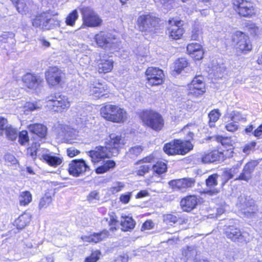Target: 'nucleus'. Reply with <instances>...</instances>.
<instances>
[{
  "label": "nucleus",
  "mask_w": 262,
  "mask_h": 262,
  "mask_svg": "<svg viewBox=\"0 0 262 262\" xmlns=\"http://www.w3.org/2000/svg\"><path fill=\"white\" fill-rule=\"evenodd\" d=\"M124 144V138L121 136L111 134L110 136V139L106 142V146L112 153V155L115 156L119 154V149L123 147Z\"/></svg>",
  "instance_id": "nucleus-12"
},
{
  "label": "nucleus",
  "mask_w": 262,
  "mask_h": 262,
  "mask_svg": "<svg viewBox=\"0 0 262 262\" xmlns=\"http://www.w3.org/2000/svg\"><path fill=\"white\" fill-rule=\"evenodd\" d=\"M115 165L116 163L114 161L107 160L103 165L96 168V172L97 173H104L110 169L114 168Z\"/></svg>",
  "instance_id": "nucleus-39"
},
{
  "label": "nucleus",
  "mask_w": 262,
  "mask_h": 262,
  "mask_svg": "<svg viewBox=\"0 0 262 262\" xmlns=\"http://www.w3.org/2000/svg\"><path fill=\"white\" fill-rule=\"evenodd\" d=\"M235 10L243 16H251L254 14L252 4L247 0H233Z\"/></svg>",
  "instance_id": "nucleus-10"
},
{
  "label": "nucleus",
  "mask_w": 262,
  "mask_h": 262,
  "mask_svg": "<svg viewBox=\"0 0 262 262\" xmlns=\"http://www.w3.org/2000/svg\"><path fill=\"white\" fill-rule=\"evenodd\" d=\"M202 35L201 27L199 25H194L192 29L191 39L193 40H200L202 38Z\"/></svg>",
  "instance_id": "nucleus-42"
},
{
  "label": "nucleus",
  "mask_w": 262,
  "mask_h": 262,
  "mask_svg": "<svg viewBox=\"0 0 262 262\" xmlns=\"http://www.w3.org/2000/svg\"><path fill=\"white\" fill-rule=\"evenodd\" d=\"M89 170V166L81 159L74 160L69 165V173L74 177H78Z\"/></svg>",
  "instance_id": "nucleus-15"
},
{
  "label": "nucleus",
  "mask_w": 262,
  "mask_h": 262,
  "mask_svg": "<svg viewBox=\"0 0 262 262\" xmlns=\"http://www.w3.org/2000/svg\"><path fill=\"white\" fill-rule=\"evenodd\" d=\"M178 218L171 214L165 215L164 216V221L167 224H174L178 222Z\"/></svg>",
  "instance_id": "nucleus-59"
},
{
  "label": "nucleus",
  "mask_w": 262,
  "mask_h": 262,
  "mask_svg": "<svg viewBox=\"0 0 262 262\" xmlns=\"http://www.w3.org/2000/svg\"><path fill=\"white\" fill-rule=\"evenodd\" d=\"M202 48L201 46L198 43H192L188 45L187 51L188 53L191 55L195 52Z\"/></svg>",
  "instance_id": "nucleus-53"
},
{
  "label": "nucleus",
  "mask_w": 262,
  "mask_h": 262,
  "mask_svg": "<svg viewBox=\"0 0 262 262\" xmlns=\"http://www.w3.org/2000/svg\"><path fill=\"white\" fill-rule=\"evenodd\" d=\"M5 132L7 138L12 141L15 140L17 137V130L11 125L8 126Z\"/></svg>",
  "instance_id": "nucleus-48"
},
{
  "label": "nucleus",
  "mask_w": 262,
  "mask_h": 262,
  "mask_svg": "<svg viewBox=\"0 0 262 262\" xmlns=\"http://www.w3.org/2000/svg\"><path fill=\"white\" fill-rule=\"evenodd\" d=\"M188 62L185 58H181L177 60L174 64V70L178 73H180L182 70L187 67Z\"/></svg>",
  "instance_id": "nucleus-45"
},
{
  "label": "nucleus",
  "mask_w": 262,
  "mask_h": 262,
  "mask_svg": "<svg viewBox=\"0 0 262 262\" xmlns=\"http://www.w3.org/2000/svg\"><path fill=\"white\" fill-rule=\"evenodd\" d=\"M101 116L108 121L114 122H124L127 119L126 111L118 106L106 104L100 110Z\"/></svg>",
  "instance_id": "nucleus-1"
},
{
  "label": "nucleus",
  "mask_w": 262,
  "mask_h": 262,
  "mask_svg": "<svg viewBox=\"0 0 262 262\" xmlns=\"http://www.w3.org/2000/svg\"><path fill=\"white\" fill-rule=\"evenodd\" d=\"M255 145L256 143L255 142H251L248 143L243 147V151L246 154H249L254 149Z\"/></svg>",
  "instance_id": "nucleus-60"
},
{
  "label": "nucleus",
  "mask_w": 262,
  "mask_h": 262,
  "mask_svg": "<svg viewBox=\"0 0 262 262\" xmlns=\"http://www.w3.org/2000/svg\"><path fill=\"white\" fill-rule=\"evenodd\" d=\"M30 215L28 213H24L20 215L15 221L14 223L17 229H21L25 228L30 223Z\"/></svg>",
  "instance_id": "nucleus-31"
},
{
  "label": "nucleus",
  "mask_w": 262,
  "mask_h": 262,
  "mask_svg": "<svg viewBox=\"0 0 262 262\" xmlns=\"http://www.w3.org/2000/svg\"><path fill=\"white\" fill-rule=\"evenodd\" d=\"M100 252L98 251L93 252L91 255L87 257L85 259V262H96L99 259Z\"/></svg>",
  "instance_id": "nucleus-57"
},
{
  "label": "nucleus",
  "mask_w": 262,
  "mask_h": 262,
  "mask_svg": "<svg viewBox=\"0 0 262 262\" xmlns=\"http://www.w3.org/2000/svg\"><path fill=\"white\" fill-rule=\"evenodd\" d=\"M88 154L91 157L92 162L94 163H98L105 158H110L113 156L106 146H97L94 149L88 151Z\"/></svg>",
  "instance_id": "nucleus-11"
},
{
  "label": "nucleus",
  "mask_w": 262,
  "mask_h": 262,
  "mask_svg": "<svg viewBox=\"0 0 262 262\" xmlns=\"http://www.w3.org/2000/svg\"><path fill=\"white\" fill-rule=\"evenodd\" d=\"M242 210L246 216L249 217H252L254 215L257 209L254 204H253L252 206L246 207L245 209Z\"/></svg>",
  "instance_id": "nucleus-54"
},
{
  "label": "nucleus",
  "mask_w": 262,
  "mask_h": 262,
  "mask_svg": "<svg viewBox=\"0 0 262 262\" xmlns=\"http://www.w3.org/2000/svg\"><path fill=\"white\" fill-rule=\"evenodd\" d=\"M21 81L26 88L35 90L41 85L43 79L38 74L27 73L22 76Z\"/></svg>",
  "instance_id": "nucleus-9"
},
{
  "label": "nucleus",
  "mask_w": 262,
  "mask_h": 262,
  "mask_svg": "<svg viewBox=\"0 0 262 262\" xmlns=\"http://www.w3.org/2000/svg\"><path fill=\"white\" fill-rule=\"evenodd\" d=\"M203 78L201 76H195L189 85V95L195 97L202 95L205 92Z\"/></svg>",
  "instance_id": "nucleus-17"
},
{
  "label": "nucleus",
  "mask_w": 262,
  "mask_h": 262,
  "mask_svg": "<svg viewBox=\"0 0 262 262\" xmlns=\"http://www.w3.org/2000/svg\"><path fill=\"white\" fill-rule=\"evenodd\" d=\"M17 11L20 13H26L29 9V6L33 3L32 0H18L13 2Z\"/></svg>",
  "instance_id": "nucleus-32"
},
{
  "label": "nucleus",
  "mask_w": 262,
  "mask_h": 262,
  "mask_svg": "<svg viewBox=\"0 0 262 262\" xmlns=\"http://www.w3.org/2000/svg\"><path fill=\"white\" fill-rule=\"evenodd\" d=\"M25 107L27 109L29 110L30 111H32L40 108L41 107V106L38 105L37 102H27L25 105Z\"/></svg>",
  "instance_id": "nucleus-62"
},
{
  "label": "nucleus",
  "mask_w": 262,
  "mask_h": 262,
  "mask_svg": "<svg viewBox=\"0 0 262 262\" xmlns=\"http://www.w3.org/2000/svg\"><path fill=\"white\" fill-rule=\"evenodd\" d=\"M78 18V12L76 10H73L71 12L66 18V24L68 26H74L76 20Z\"/></svg>",
  "instance_id": "nucleus-44"
},
{
  "label": "nucleus",
  "mask_w": 262,
  "mask_h": 262,
  "mask_svg": "<svg viewBox=\"0 0 262 262\" xmlns=\"http://www.w3.org/2000/svg\"><path fill=\"white\" fill-rule=\"evenodd\" d=\"M224 234L227 238L232 242L238 243H245L246 241V233H242L240 229L234 226L225 225L224 228Z\"/></svg>",
  "instance_id": "nucleus-8"
},
{
  "label": "nucleus",
  "mask_w": 262,
  "mask_h": 262,
  "mask_svg": "<svg viewBox=\"0 0 262 262\" xmlns=\"http://www.w3.org/2000/svg\"><path fill=\"white\" fill-rule=\"evenodd\" d=\"M45 162L50 166L56 167L62 163V158L50 154L49 156V158Z\"/></svg>",
  "instance_id": "nucleus-41"
},
{
  "label": "nucleus",
  "mask_w": 262,
  "mask_h": 262,
  "mask_svg": "<svg viewBox=\"0 0 262 262\" xmlns=\"http://www.w3.org/2000/svg\"><path fill=\"white\" fill-rule=\"evenodd\" d=\"M61 130L63 134L61 136L67 139L69 138H73L75 137V134H74V130L68 126H62L61 127Z\"/></svg>",
  "instance_id": "nucleus-49"
},
{
  "label": "nucleus",
  "mask_w": 262,
  "mask_h": 262,
  "mask_svg": "<svg viewBox=\"0 0 262 262\" xmlns=\"http://www.w3.org/2000/svg\"><path fill=\"white\" fill-rule=\"evenodd\" d=\"M141 118L144 124L156 131L160 130L164 126V120L158 113L153 111H144Z\"/></svg>",
  "instance_id": "nucleus-3"
},
{
  "label": "nucleus",
  "mask_w": 262,
  "mask_h": 262,
  "mask_svg": "<svg viewBox=\"0 0 262 262\" xmlns=\"http://www.w3.org/2000/svg\"><path fill=\"white\" fill-rule=\"evenodd\" d=\"M257 165V163L254 161L247 163L244 166L242 172L235 178V181L242 180L248 182L252 178V174Z\"/></svg>",
  "instance_id": "nucleus-20"
},
{
  "label": "nucleus",
  "mask_w": 262,
  "mask_h": 262,
  "mask_svg": "<svg viewBox=\"0 0 262 262\" xmlns=\"http://www.w3.org/2000/svg\"><path fill=\"white\" fill-rule=\"evenodd\" d=\"M230 118L231 121L234 122H237V123L238 121L245 119V118L243 115L238 112H232L230 114Z\"/></svg>",
  "instance_id": "nucleus-58"
},
{
  "label": "nucleus",
  "mask_w": 262,
  "mask_h": 262,
  "mask_svg": "<svg viewBox=\"0 0 262 262\" xmlns=\"http://www.w3.org/2000/svg\"><path fill=\"white\" fill-rule=\"evenodd\" d=\"M26 130H22L19 134L18 142L22 145H26L29 142V139Z\"/></svg>",
  "instance_id": "nucleus-52"
},
{
  "label": "nucleus",
  "mask_w": 262,
  "mask_h": 262,
  "mask_svg": "<svg viewBox=\"0 0 262 262\" xmlns=\"http://www.w3.org/2000/svg\"><path fill=\"white\" fill-rule=\"evenodd\" d=\"M46 106L54 111L62 112L70 107V103L67 96L56 95L47 98Z\"/></svg>",
  "instance_id": "nucleus-5"
},
{
  "label": "nucleus",
  "mask_w": 262,
  "mask_h": 262,
  "mask_svg": "<svg viewBox=\"0 0 262 262\" xmlns=\"http://www.w3.org/2000/svg\"><path fill=\"white\" fill-rule=\"evenodd\" d=\"M60 20L56 16L48 12H43L37 15L32 19V25L35 27H40L43 30H49L60 26Z\"/></svg>",
  "instance_id": "nucleus-2"
},
{
  "label": "nucleus",
  "mask_w": 262,
  "mask_h": 262,
  "mask_svg": "<svg viewBox=\"0 0 262 262\" xmlns=\"http://www.w3.org/2000/svg\"><path fill=\"white\" fill-rule=\"evenodd\" d=\"M239 166L237 165L233 166L229 170L224 171V176L226 180L222 183L223 185H224V184L227 183L229 180L233 178L238 173L239 171Z\"/></svg>",
  "instance_id": "nucleus-40"
},
{
  "label": "nucleus",
  "mask_w": 262,
  "mask_h": 262,
  "mask_svg": "<svg viewBox=\"0 0 262 262\" xmlns=\"http://www.w3.org/2000/svg\"><path fill=\"white\" fill-rule=\"evenodd\" d=\"M125 185L123 182L116 181L113 183L112 185L109 188L108 190L112 194H115L121 191Z\"/></svg>",
  "instance_id": "nucleus-46"
},
{
  "label": "nucleus",
  "mask_w": 262,
  "mask_h": 262,
  "mask_svg": "<svg viewBox=\"0 0 262 262\" xmlns=\"http://www.w3.org/2000/svg\"><path fill=\"white\" fill-rule=\"evenodd\" d=\"M89 94L96 98L102 97H107V94L105 93L106 90L102 84L97 81H95L93 83H90L89 85Z\"/></svg>",
  "instance_id": "nucleus-24"
},
{
  "label": "nucleus",
  "mask_w": 262,
  "mask_h": 262,
  "mask_svg": "<svg viewBox=\"0 0 262 262\" xmlns=\"http://www.w3.org/2000/svg\"><path fill=\"white\" fill-rule=\"evenodd\" d=\"M219 160V152L216 150L205 154L202 157V162L204 163H212Z\"/></svg>",
  "instance_id": "nucleus-35"
},
{
  "label": "nucleus",
  "mask_w": 262,
  "mask_h": 262,
  "mask_svg": "<svg viewBox=\"0 0 262 262\" xmlns=\"http://www.w3.org/2000/svg\"><path fill=\"white\" fill-rule=\"evenodd\" d=\"M257 165V163L254 161L247 163L244 166L242 172L235 178V181L242 180L248 182L252 178V174Z\"/></svg>",
  "instance_id": "nucleus-21"
},
{
  "label": "nucleus",
  "mask_w": 262,
  "mask_h": 262,
  "mask_svg": "<svg viewBox=\"0 0 262 262\" xmlns=\"http://www.w3.org/2000/svg\"><path fill=\"white\" fill-rule=\"evenodd\" d=\"M198 254L197 247L194 245L188 246L182 250V254L187 261L194 260Z\"/></svg>",
  "instance_id": "nucleus-30"
},
{
  "label": "nucleus",
  "mask_w": 262,
  "mask_h": 262,
  "mask_svg": "<svg viewBox=\"0 0 262 262\" xmlns=\"http://www.w3.org/2000/svg\"><path fill=\"white\" fill-rule=\"evenodd\" d=\"M104 220H105L106 222L108 221L109 226H112L110 228V230L114 231L117 230L116 226L117 225L118 221L114 212H112V213L110 214L109 219L105 218Z\"/></svg>",
  "instance_id": "nucleus-47"
},
{
  "label": "nucleus",
  "mask_w": 262,
  "mask_h": 262,
  "mask_svg": "<svg viewBox=\"0 0 262 262\" xmlns=\"http://www.w3.org/2000/svg\"><path fill=\"white\" fill-rule=\"evenodd\" d=\"M179 155H185L193 148V145L189 141L179 140Z\"/></svg>",
  "instance_id": "nucleus-36"
},
{
  "label": "nucleus",
  "mask_w": 262,
  "mask_h": 262,
  "mask_svg": "<svg viewBox=\"0 0 262 262\" xmlns=\"http://www.w3.org/2000/svg\"><path fill=\"white\" fill-rule=\"evenodd\" d=\"M153 170L158 174H161L165 172L167 170L166 164L162 162H158L152 166Z\"/></svg>",
  "instance_id": "nucleus-50"
},
{
  "label": "nucleus",
  "mask_w": 262,
  "mask_h": 262,
  "mask_svg": "<svg viewBox=\"0 0 262 262\" xmlns=\"http://www.w3.org/2000/svg\"><path fill=\"white\" fill-rule=\"evenodd\" d=\"M113 68V61L112 59H100L98 64V71L99 73H106L111 71Z\"/></svg>",
  "instance_id": "nucleus-29"
},
{
  "label": "nucleus",
  "mask_w": 262,
  "mask_h": 262,
  "mask_svg": "<svg viewBox=\"0 0 262 262\" xmlns=\"http://www.w3.org/2000/svg\"><path fill=\"white\" fill-rule=\"evenodd\" d=\"M218 177L219 176L216 173L211 174L208 177L206 180L205 182L207 187L209 189H207L204 191V193L209 196H213L219 193V189L214 188V187L218 184Z\"/></svg>",
  "instance_id": "nucleus-22"
},
{
  "label": "nucleus",
  "mask_w": 262,
  "mask_h": 262,
  "mask_svg": "<svg viewBox=\"0 0 262 262\" xmlns=\"http://www.w3.org/2000/svg\"><path fill=\"white\" fill-rule=\"evenodd\" d=\"M150 167V165L147 164L141 166L137 171V174L139 176H143L145 173L148 172Z\"/></svg>",
  "instance_id": "nucleus-63"
},
{
  "label": "nucleus",
  "mask_w": 262,
  "mask_h": 262,
  "mask_svg": "<svg viewBox=\"0 0 262 262\" xmlns=\"http://www.w3.org/2000/svg\"><path fill=\"white\" fill-rule=\"evenodd\" d=\"M63 76L62 71L57 67L50 68L46 73L47 81L51 85L59 84Z\"/></svg>",
  "instance_id": "nucleus-18"
},
{
  "label": "nucleus",
  "mask_w": 262,
  "mask_h": 262,
  "mask_svg": "<svg viewBox=\"0 0 262 262\" xmlns=\"http://www.w3.org/2000/svg\"><path fill=\"white\" fill-rule=\"evenodd\" d=\"M27 154L33 159L38 157L40 160L45 161L51 154L47 149L40 147V144L35 142L27 149Z\"/></svg>",
  "instance_id": "nucleus-14"
},
{
  "label": "nucleus",
  "mask_w": 262,
  "mask_h": 262,
  "mask_svg": "<svg viewBox=\"0 0 262 262\" xmlns=\"http://www.w3.org/2000/svg\"><path fill=\"white\" fill-rule=\"evenodd\" d=\"M198 202L195 195H189L181 200L180 205L183 211L189 212L196 207Z\"/></svg>",
  "instance_id": "nucleus-25"
},
{
  "label": "nucleus",
  "mask_w": 262,
  "mask_h": 262,
  "mask_svg": "<svg viewBox=\"0 0 262 262\" xmlns=\"http://www.w3.org/2000/svg\"><path fill=\"white\" fill-rule=\"evenodd\" d=\"M32 201V195L28 191H22L19 196V204L21 206L28 205Z\"/></svg>",
  "instance_id": "nucleus-38"
},
{
  "label": "nucleus",
  "mask_w": 262,
  "mask_h": 262,
  "mask_svg": "<svg viewBox=\"0 0 262 262\" xmlns=\"http://www.w3.org/2000/svg\"><path fill=\"white\" fill-rule=\"evenodd\" d=\"M9 125L6 118L0 116V136L3 135L4 132Z\"/></svg>",
  "instance_id": "nucleus-55"
},
{
  "label": "nucleus",
  "mask_w": 262,
  "mask_h": 262,
  "mask_svg": "<svg viewBox=\"0 0 262 262\" xmlns=\"http://www.w3.org/2000/svg\"><path fill=\"white\" fill-rule=\"evenodd\" d=\"M148 83L152 85L161 84L163 81L164 74L159 68L149 67L146 71Z\"/></svg>",
  "instance_id": "nucleus-13"
},
{
  "label": "nucleus",
  "mask_w": 262,
  "mask_h": 262,
  "mask_svg": "<svg viewBox=\"0 0 262 262\" xmlns=\"http://www.w3.org/2000/svg\"><path fill=\"white\" fill-rule=\"evenodd\" d=\"M168 24L169 26L168 27V31L169 37L176 40L181 38L184 33L181 20L171 18L168 20Z\"/></svg>",
  "instance_id": "nucleus-16"
},
{
  "label": "nucleus",
  "mask_w": 262,
  "mask_h": 262,
  "mask_svg": "<svg viewBox=\"0 0 262 262\" xmlns=\"http://www.w3.org/2000/svg\"><path fill=\"white\" fill-rule=\"evenodd\" d=\"M247 28L251 34L253 35H259L260 29L255 24H250L247 26Z\"/></svg>",
  "instance_id": "nucleus-56"
},
{
  "label": "nucleus",
  "mask_w": 262,
  "mask_h": 262,
  "mask_svg": "<svg viewBox=\"0 0 262 262\" xmlns=\"http://www.w3.org/2000/svg\"><path fill=\"white\" fill-rule=\"evenodd\" d=\"M179 140H174L173 141L166 144L163 147L164 152L170 155H179Z\"/></svg>",
  "instance_id": "nucleus-28"
},
{
  "label": "nucleus",
  "mask_w": 262,
  "mask_h": 262,
  "mask_svg": "<svg viewBox=\"0 0 262 262\" xmlns=\"http://www.w3.org/2000/svg\"><path fill=\"white\" fill-rule=\"evenodd\" d=\"M159 21V18L151 15H141L138 18L137 25L140 31L147 34L158 27Z\"/></svg>",
  "instance_id": "nucleus-6"
},
{
  "label": "nucleus",
  "mask_w": 262,
  "mask_h": 262,
  "mask_svg": "<svg viewBox=\"0 0 262 262\" xmlns=\"http://www.w3.org/2000/svg\"><path fill=\"white\" fill-rule=\"evenodd\" d=\"M204 52L203 51L202 48H201L200 50H198L197 51L195 52L194 53H193L191 56L194 58L195 60H200L203 57Z\"/></svg>",
  "instance_id": "nucleus-64"
},
{
  "label": "nucleus",
  "mask_w": 262,
  "mask_h": 262,
  "mask_svg": "<svg viewBox=\"0 0 262 262\" xmlns=\"http://www.w3.org/2000/svg\"><path fill=\"white\" fill-rule=\"evenodd\" d=\"M194 182L192 179H181L171 180L169 182V185L174 189L183 191L188 188L192 187Z\"/></svg>",
  "instance_id": "nucleus-23"
},
{
  "label": "nucleus",
  "mask_w": 262,
  "mask_h": 262,
  "mask_svg": "<svg viewBox=\"0 0 262 262\" xmlns=\"http://www.w3.org/2000/svg\"><path fill=\"white\" fill-rule=\"evenodd\" d=\"M238 203L241 209H245L246 207H251L254 204V201L249 196L241 195L238 198Z\"/></svg>",
  "instance_id": "nucleus-37"
},
{
  "label": "nucleus",
  "mask_w": 262,
  "mask_h": 262,
  "mask_svg": "<svg viewBox=\"0 0 262 262\" xmlns=\"http://www.w3.org/2000/svg\"><path fill=\"white\" fill-rule=\"evenodd\" d=\"M225 127L227 130L233 132L238 129V124L237 122L233 121L231 123H228Z\"/></svg>",
  "instance_id": "nucleus-61"
},
{
  "label": "nucleus",
  "mask_w": 262,
  "mask_h": 262,
  "mask_svg": "<svg viewBox=\"0 0 262 262\" xmlns=\"http://www.w3.org/2000/svg\"><path fill=\"white\" fill-rule=\"evenodd\" d=\"M232 45L237 52L246 53L252 50V44L248 35L236 31L232 36Z\"/></svg>",
  "instance_id": "nucleus-4"
},
{
  "label": "nucleus",
  "mask_w": 262,
  "mask_h": 262,
  "mask_svg": "<svg viewBox=\"0 0 262 262\" xmlns=\"http://www.w3.org/2000/svg\"><path fill=\"white\" fill-rule=\"evenodd\" d=\"M95 39L99 47L105 48L114 42L115 38L110 33L100 32L95 35Z\"/></svg>",
  "instance_id": "nucleus-19"
},
{
  "label": "nucleus",
  "mask_w": 262,
  "mask_h": 262,
  "mask_svg": "<svg viewBox=\"0 0 262 262\" xmlns=\"http://www.w3.org/2000/svg\"><path fill=\"white\" fill-rule=\"evenodd\" d=\"M121 226L122 230L124 231H129L133 229L135 225V222L132 217L122 216L121 220Z\"/></svg>",
  "instance_id": "nucleus-33"
},
{
  "label": "nucleus",
  "mask_w": 262,
  "mask_h": 262,
  "mask_svg": "<svg viewBox=\"0 0 262 262\" xmlns=\"http://www.w3.org/2000/svg\"><path fill=\"white\" fill-rule=\"evenodd\" d=\"M83 23L88 27H94L100 26L102 23V19L91 8L89 7L83 8L81 9Z\"/></svg>",
  "instance_id": "nucleus-7"
},
{
  "label": "nucleus",
  "mask_w": 262,
  "mask_h": 262,
  "mask_svg": "<svg viewBox=\"0 0 262 262\" xmlns=\"http://www.w3.org/2000/svg\"><path fill=\"white\" fill-rule=\"evenodd\" d=\"M143 148L140 145H135L130 147L126 152V156L131 159H136L142 152Z\"/></svg>",
  "instance_id": "nucleus-34"
},
{
  "label": "nucleus",
  "mask_w": 262,
  "mask_h": 262,
  "mask_svg": "<svg viewBox=\"0 0 262 262\" xmlns=\"http://www.w3.org/2000/svg\"><path fill=\"white\" fill-rule=\"evenodd\" d=\"M29 130L37 135L41 138H44L47 135V128L46 126L39 123L30 124L28 126Z\"/></svg>",
  "instance_id": "nucleus-26"
},
{
  "label": "nucleus",
  "mask_w": 262,
  "mask_h": 262,
  "mask_svg": "<svg viewBox=\"0 0 262 262\" xmlns=\"http://www.w3.org/2000/svg\"><path fill=\"white\" fill-rule=\"evenodd\" d=\"M221 113H220V111L219 109H214L212 110L208 114V117L209 118V126L211 127H214L215 126L214 123L216 122L220 117L221 116Z\"/></svg>",
  "instance_id": "nucleus-43"
},
{
  "label": "nucleus",
  "mask_w": 262,
  "mask_h": 262,
  "mask_svg": "<svg viewBox=\"0 0 262 262\" xmlns=\"http://www.w3.org/2000/svg\"><path fill=\"white\" fill-rule=\"evenodd\" d=\"M52 201V199L50 195L45 194V195L42 197L40 201L39 204V209L47 207L51 204Z\"/></svg>",
  "instance_id": "nucleus-51"
},
{
  "label": "nucleus",
  "mask_w": 262,
  "mask_h": 262,
  "mask_svg": "<svg viewBox=\"0 0 262 262\" xmlns=\"http://www.w3.org/2000/svg\"><path fill=\"white\" fill-rule=\"evenodd\" d=\"M108 235V232L104 230L100 233H94L90 236H84L81 237L84 242L98 243L106 238Z\"/></svg>",
  "instance_id": "nucleus-27"
}]
</instances>
